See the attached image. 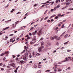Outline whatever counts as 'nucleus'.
I'll list each match as a JSON object with an SVG mask.
<instances>
[{
	"instance_id": "1",
	"label": "nucleus",
	"mask_w": 73,
	"mask_h": 73,
	"mask_svg": "<svg viewBox=\"0 0 73 73\" xmlns=\"http://www.w3.org/2000/svg\"><path fill=\"white\" fill-rule=\"evenodd\" d=\"M55 38H56V40H60V38H58V36H55L54 37H51V39L52 40H53V39Z\"/></svg>"
},
{
	"instance_id": "2",
	"label": "nucleus",
	"mask_w": 73,
	"mask_h": 73,
	"mask_svg": "<svg viewBox=\"0 0 73 73\" xmlns=\"http://www.w3.org/2000/svg\"><path fill=\"white\" fill-rule=\"evenodd\" d=\"M36 52L35 51H33L32 53V56L33 57H36Z\"/></svg>"
},
{
	"instance_id": "3",
	"label": "nucleus",
	"mask_w": 73,
	"mask_h": 73,
	"mask_svg": "<svg viewBox=\"0 0 73 73\" xmlns=\"http://www.w3.org/2000/svg\"><path fill=\"white\" fill-rule=\"evenodd\" d=\"M36 40V36H34V37H33L32 39L33 41H34V42H35Z\"/></svg>"
},
{
	"instance_id": "4",
	"label": "nucleus",
	"mask_w": 73,
	"mask_h": 73,
	"mask_svg": "<svg viewBox=\"0 0 73 73\" xmlns=\"http://www.w3.org/2000/svg\"><path fill=\"white\" fill-rule=\"evenodd\" d=\"M38 51L39 52H42V48L41 47L38 48Z\"/></svg>"
},
{
	"instance_id": "5",
	"label": "nucleus",
	"mask_w": 73,
	"mask_h": 73,
	"mask_svg": "<svg viewBox=\"0 0 73 73\" xmlns=\"http://www.w3.org/2000/svg\"><path fill=\"white\" fill-rule=\"evenodd\" d=\"M33 68L35 69H37V66L35 64L34 65Z\"/></svg>"
},
{
	"instance_id": "6",
	"label": "nucleus",
	"mask_w": 73,
	"mask_h": 73,
	"mask_svg": "<svg viewBox=\"0 0 73 73\" xmlns=\"http://www.w3.org/2000/svg\"><path fill=\"white\" fill-rule=\"evenodd\" d=\"M25 37H27V38L28 40H29V39H30V37L28 35H27Z\"/></svg>"
},
{
	"instance_id": "7",
	"label": "nucleus",
	"mask_w": 73,
	"mask_h": 73,
	"mask_svg": "<svg viewBox=\"0 0 73 73\" xmlns=\"http://www.w3.org/2000/svg\"><path fill=\"white\" fill-rule=\"evenodd\" d=\"M40 43L41 45H43L44 44V42L42 41H40Z\"/></svg>"
},
{
	"instance_id": "8",
	"label": "nucleus",
	"mask_w": 73,
	"mask_h": 73,
	"mask_svg": "<svg viewBox=\"0 0 73 73\" xmlns=\"http://www.w3.org/2000/svg\"><path fill=\"white\" fill-rule=\"evenodd\" d=\"M23 59L24 60H27V57L26 56H24L23 57Z\"/></svg>"
},
{
	"instance_id": "9",
	"label": "nucleus",
	"mask_w": 73,
	"mask_h": 73,
	"mask_svg": "<svg viewBox=\"0 0 73 73\" xmlns=\"http://www.w3.org/2000/svg\"><path fill=\"white\" fill-rule=\"evenodd\" d=\"M38 68H42V65H39L38 66Z\"/></svg>"
},
{
	"instance_id": "10",
	"label": "nucleus",
	"mask_w": 73,
	"mask_h": 73,
	"mask_svg": "<svg viewBox=\"0 0 73 73\" xmlns=\"http://www.w3.org/2000/svg\"><path fill=\"white\" fill-rule=\"evenodd\" d=\"M69 41H67L66 42H65L64 44V45H67L68 43H69Z\"/></svg>"
},
{
	"instance_id": "11",
	"label": "nucleus",
	"mask_w": 73,
	"mask_h": 73,
	"mask_svg": "<svg viewBox=\"0 0 73 73\" xmlns=\"http://www.w3.org/2000/svg\"><path fill=\"white\" fill-rule=\"evenodd\" d=\"M40 54L38 53L36 54L35 56L36 57H37V56H40Z\"/></svg>"
},
{
	"instance_id": "12",
	"label": "nucleus",
	"mask_w": 73,
	"mask_h": 73,
	"mask_svg": "<svg viewBox=\"0 0 73 73\" xmlns=\"http://www.w3.org/2000/svg\"><path fill=\"white\" fill-rule=\"evenodd\" d=\"M25 56H26V57H27L28 56V53H26L25 54Z\"/></svg>"
},
{
	"instance_id": "13",
	"label": "nucleus",
	"mask_w": 73,
	"mask_h": 73,
	"mask_svg": "<svg viewBox=\"0 0 73 73\" xmlns=\"http://www.w3.org/2000/svg\"><path fill=\"white\" fill-rule=\"evenodd\" d=\"M35 29V28L33 27H32L31 28L30 30V31H33V29Z\"/></svg>"
},
{
	"instance_id": "14",
	"label": "nucleus",
	"mask_w": 73,
	"mask_h": 73,
	"mask_svg": "<svg viewBox=\"0 0 73 73\" xmlns=\"http://www.w3.org/2000/svg\"><path fill=\"white\" fill-rule=\"evenodd\" d=\"M50 70H47L45 71V72H46V73H48V72H50Z\"/></svg>"
},
{
	"instance_id": "15",
	"label": "nucleus",
	"mask_w": 73,
	"mask_h": 73,
	"mask_svg": "<svg viewBox=\"0 0 73 73\" xmlns=\"http://www.w3.org/2000/svg\"><path fill=\"white\" fill-rule=\"evenodd\" d=\"M9 28V27H7L6 28H5V29H3L4 31L5 30H6V29H8Z\"/></svg>"
},
{
	"instance_id": "16",
	"label": "nucleus",
	"mask_w": 73,
	"mask_h": 73,
	"mask_svg": "<svg viewBox=\"0 0 73 73\" xmlns=\"http://www.w3.org/2000/svg\"><path fill=\"white\" fill-rule=\"evenodd\" d=\"M65 60H66V61H69V59L67 57L65 58Z\"/></svg>"
},
{
	"instance_id": "17",
	"label": "nucleus",
	"mask_w": 73,
	"mask_h": 73,
	"mask_svg": "<svg viewBox=\"0 0 73 73\" xmlns=\"http://www.w3.org/2000/svg\"><path fill=\"white\" fill-rule=\"evenodd\" d=\"M24 62V61L23 60H22L21 61H19L18 62H19V63H21V64H22V63Z\"/></svg>"
},
{
	"instance_id": "18",
	"label": "nucleus",
	"mask_w": 73,
	"mask_h": 73,
	"mask_svg": "<svg viewBox=\"0 0 73 73\" xmlns=\"http://www.w3.org/2000/svg\"><path fill=\"white\" fill-rule=\"evenodd\" d=\"M11 66H13V67H15V65L14 64H12L11 65Z\"/></svg>"
},
{
	"instance_id": "19",
	"label": "nucleus",
	"mask_w": 73,
	"mask_h": 73,
	"mask_svg": "<svg viewBox=\"0 0 73 73\" xmlns=\"http://www.w3.org/2000/svg\"><path fill=\"white\" fill-rule=\"evenodd\" d=\"M53 69L55 70H57V69H58V68H57V67H53Z\"/></svg>"
},
{
	"instance_id": "20",
	"label": "nucleus",
	"mask_w": 73,
	"mask_h": 73,
	"mask_svg": "<svg viewBox=\"0 0 73 73\" xmlns=\"http://www.w3.org/2000/svg\"><path fill=\"white\" fill-rule=\"evenodd\" d=\"M58 72H61L62 70L61 69L58 68Z\"/></svg>"
},
{
	"instance_id": "21",
	"label": "nucleus",
	"mask_w": 73,
	"mask_h": 73,
	"mask_svg": "<svg viewBox=\"0 0 73 73\" xmlns=\"http://www.w3.org/2000/svg\"><path fill=\"white\" fill-rule=\"evenodd\" d=\"M56 45L57 46H59V45H60V44L59 43L57 42L56 44Z\"/></svg>"
},
{
	"instance_id": "22",
	"label": "nucleus",
	"mask_w": 73,
	"mask_h": 73,
	"mask_svg": "<svg viewBox=\"0 0 73 73\" xmlns=\"http://www.w3.org/2000/svg\"><path fill=\"white\" fill-rule=\"evenodd\" d=\"M5 54V53H3L2 54H1V56H3Z\"/></svg>"
},
{
	"instance_id": "23",
	"label": "nucleus",
	"mask_w": 73,
	"mask_h": 73,
	"mask_svg": "<svg viewBox=\"0 0 73 73\" xmlns=\"http://www.w3.org/2000/svg\"><path fill=\"white\" fill-rule=\"evenodd\" d=\"M68 35L66 34L64 36V37L65 38H66L67 37H68Z\"/></svg>"
},
{
	"instance_id": "24",
	"label": "nucleus",
	"mask_w": 73,
	"mask_h": 73,
	"mask_svg": "<svg viewBox=\"0 0 73 73\" xmlns=\"http://www.w3.org/2000/svg\"><path fill=\"white\" fill-rule=\"evenodd\" d=\"M35 42H31L30 44H33Z\"/></svg>"
},
{
	"instance_id": "25",
	"label": "nucleus",
	"mask_w": 73,
	"mask_h": 73,
	"mask_svg": "<svg viewBox=\"0 0 73 73\" xmlns=\"http://www.w3.org/2000/svg\"><path fill=\"white\" fill-rule=\"evenodd\" d=\"M48 19V17H46L44 19V20H47V19Z\"/></svg>"
},
{
	"instance_id": "26",
	"label": "nucleus",
	"mask_w": 73,
	"mask_h": 73,
	"mask_svg": "<svg viewBox=\"0 0 73 73\" xmlns=\"http://www.w3.org/2000/svg\"><path fill=\"white\" fill-rule=\"evenodd\" d=\"M66 9V7H64L61 9Z\"/></svg>"
},
{
	"instance_id": "27",
	"label": "nucleus",
	"mask_w": 73,
	"mask_h": 73,
	"mask_svg": "<svg viewBox=\"0 0 73 73\" xmlns=\"http://www.w3.org/2000/svg\"><path fill=\"white\" fill-rule=\"evenodd\" d=\"M57 9V7H56L53 9V11H56Z\"/></svg>"
},
{
	"instance_id": "28",
	"label": "nucleus",
	"mask_w": 73,
	"mask_h": 73,
	"mask_svg": "<svg viewBox=\"0 0 73 73\" xmlns=\"http://www.w3.org/2000/svg\"><path fill=\"white\" fill-rule=\"evenodd\" d=\"M64 36V34H62V35L60 36L58 38H60V37H61V36Z\"/></svg>"
},
{
	"instance_id": "29",
	"label": "nucleus",
	"mask_w": 73,
	"mask_h": 73,
	"mask_svg": "<svg viewBox=\"0 0 73 73\" xmlns=\"http://www.w3.org/2000/svg\"><path fill=\"white\" fill-rule=\"evenodd\" d=\"M12 25H13V28H15V27H16V25H14V24H13Z\"/></svg>"
},
{
	"instance_id": "30",
	"label": "nucleus",
	"mask_w": 73,
	"mask_h": 73,
	"mask_svg": "<svg viewBox=\"0 0 73 73\" xmlns=\"http://www.w3.org/2000/svg\"><path fill=\"white\" fill-rule=\"evenodd\" d=\"M19 22V21H18L15 22V24H17Z\"/></svg>"
},
{
	"instance_id": "31",
	"label": "nucleus",
	"mask_w": 73,
	"mask_h": 73,
	"mask_svg": "<svg viewBox=\"0 0 73 73\" xmlns=\"http://www.w3.org/2000/svg\"><path fill=\"white\" fill-rule=\"evenodd\" d=\"M66 62V60H63L62 61H61L62 63V62Z\"/></svg>"
},
{
	"instance_id": "32",
	"label": "nucleus",
	"mask_w": 73,
	"mask_h": 73,
	"mask_svg": "<svg viewBox=\"0 0 73 73\" xmlns=\"http://www.w3.org/2000/svg\"><path fill=\"white\" fill-rule=\"evenodd\" d=\"M38 5L37 3H36L34 5L33 7H36V6H37Z\"/></svg>"
},
{
	"instance_id": "33",
	"label": "nucleus",
	"mask_w": 73,
	"mask_h": 73,
	"mask_svg": "<svg viewBox=\"0 0 73 73\" xmlns=\"http://www.w3.org/2000/svg\"><path fill=\"white\" fill-rule=\"evenodd\" d=\"M41 73V71L39 70L36 73Z\"/></svg>"
},
{
	"instance_id": "34",
	"label": "nucleus",
	"mask_w": 73,
	"mask_h": 73,
	"mask_svg": "<svg viewBox=\"0 0 73 73\" xmlns=\"http://www.w3.org/2000/svg\"><path fill=\"white\" fill-rule=\"evenodd\" d=\"M20 13H21V12H18L17 13V15H19V14H20Z\"/></svg>"
},
{
	"instance_id": "35",
	"label": "nucleus",
	"mask_w": 73,
	"mask_h": 73,
	"mask_svg": "<svg viewBox=\"0 0 73 73\" xmlns=\"http://www.w3.org/2000/svg\"><path fill=\"white\" fill-rule=\"evenodd\" d=\"M64 49H65V48H64V47H63L61 48L60 49L61 50H63Z\"/></svg>"
},
{
	"instance_id": "36",
	"label": "nucleus",
	"mask_w": 73,
	"mask_h": 73,
	"mask_svg": "<svg viewBox=\"0 0 73 73\" xmlns=\"http://www.w3.org/2000/svg\"><path fill=\"white\" fill-rule=\"evenodd\" d=\"M5 53L6 54H8L9 53V52L8 51H7L5 52Z\"/></svg>"
},
{
	"instance_id": "37",
	"label": "nucleus",
	"mask_w": 73,
	"mask_h": 73,
	"mask_svg": "<svg viewBox=\"0 0 73 73\" xmlns=\"http://www.w3.org/2000/svg\"><path fill=\"white\" fill-rule=\"evenodd\" d=\"M26 27L25 26H24V27H21V29H23V28H25Z\"/></svg>"
},
{
	"instance_id": "38",
	"label": "nucleus",
	"mask_w": 73,
	"mask_h": 73,
	"mask_svg": "<svg viewBox=\"0 0 73 73\" xmlns=\"http://www.w3.org/2000/svg\"><path fill=\"white\" fill-rule=\"evenodd\" d=\"M58 64H60L62 63V62H58Z\"/></svg>"
},
{
	"instance_id": "39",
	"label": "nucleus",
	"mask_w": 73,
	"mask_h": 73,
	"mask_svg": "<svg viewBox=\"0 0 73 73\" xmlns=\"http://www.w3.org/2000/svg\"><path fill=\"white\" fill-rule=\"evenodd\" d=\"M70 51H71V50H67V52H70Z\"/></svg>"
},
{
	"instance_id": "40",
	"label": "nucleus",
	"mask_w": 73,
	"mask_h": 73,
	"mask_svg": "<svg viewBox=\"0 0 73 73\" xmlns=\"http://www.w3.org/2000/svg\"><path fill=\"white\" fill-rule=\"evenodd\" d=\"M58 16L59 17L60 16H61V14H59L58 15Z\"/></svg>"
},
{
	"instance_id": "41",
	"label": "nucleus",
	"mask_w": 73,
	"mask_h": 73,
	"mask_svg": "<svg viewBox=\"0 0 73 73\" xmlns=\"http://www.w3.org/2000/svg\"><path fill=\"white\" fill-rule=\"evenodd\" d=\"M56 8H59L60 7V5H57V6L56 7Z\"/></svg>"
},
{
	"instance_id": "42",
	"label": "nucleus",
	"mask_w": 73,
	"mask_h": 73,
	"mask_svg": "<svg viewBox=\"0 0 73 73\" xmlns=\"http://www.w3.org/2000/svg\"><path fill=\"white\" fill-rule=\"evenodd\" d=\"M29 57L30 58H32V55H31V54H30Z\"/></svg>"
},
{
	"instance_id": "43",
	"label": "nucleus",
	"mask_w": 73,
	"mask_h": 73,
	"mask_svg": "<svg viewBox=\"0 0 73 73\" xmlns=\"http://www.w3.org/2000/svg\"><path fill=\"white\" fill-rule=\"evenodd\" d=\"M23 35H24V34L23 33H22L21 35V36H20V37L23 36Z\"/></svg>"
},
{
	"instance_id": "44",
	"label": "nucleus",
	"mask_w": 73,
	"mask_h": 73,
	"mask_svg": "<svg viewBox=\"0 0 73 73\" xmlns=\"http://www.w3.org/2000/svg\"><path fill=\"white\" fill-rule=\"evenodd\" d=\"M39 25V24H37V25H35L34 26V27H36V26H37V25Z\"/></svg>"
},
{
	"instance_id": "45",
	"label": "nucleus",
	"mask_w": 73,
	"mask_h": 73,
	"mask_svg": "<svg viewBox=\"0 0 73 73\" xmlns=\"http://www.w3.org/2000/svg\"><path fill=\"white\" fill-rule=\"evenodd\" d=\"M44 40V38H41L40 39V40Z\"/></svg>"
},
{
	"instance_id": "46",
	"label": "nucleus",
	"mask_w": 73,
	"mask_h": 73,
	"mask_svg": "<svg viewBox=\"0 0 73 73\" xmlns=\"http://www.w3.org/2000/svg\"><path fill=\"white\" fill-rule=\"evenodd\" d=\"M56 16V15H54L52 16H51V17L50 18V19H51L52 17H54V16Z\"/></svg>"
},
{
	"instance_id": "47",
	"label": "nucleus",
	"mask_w": 73,
	"mask_h": 73,
	"mask_svg": "<svg viewBox=\"0 0 73 73\" xmlns=\"http://www.w3.org/2000/svg\"><path fill=\"white\" fill-rule=\"evenodd\" d=\"M1 70H2V71H3V70H4V69L3 68H1Z\"/></svg>"
},
{
	"instance_id": "48",
	"label": "nucleus",
	"mask_w": 73,
	"mask_h": 73,
	"mask_svg": "<svg viewBox=\"0 0 73 73\" xmlns=\"http://www.w3.org/2000/svg\"><path fill=\"white\" fill-rule=\"evenodd\" d=\"M58 18V16H56L55 18V19H57Z\"/></svg>"
},
{
	"instance_id": "49",
	"label": "nucleus",
	"mask_w": 73,
	"mask_h": 73,
	"mask_svg": "<svg viewBox=\"0 0 73 73\" xmlns=\"http://www.w3.org/2000/svg\"><path fill=\"white\" fill-rule=\"evenodd\" d=\"M32 35H36V34L35 33H32Z\"/></svg>"
},
{
	"instance_id": "50",
	"label": "nucleus",
	"mask_w": 73,
	"mask_h": 73,
	"mask_svg": "<svg viewBox=\"0 0 73 73\" xmlns=\"http://www.w3.org/2000/svg\"><path fill=\"white\" fill-rule=\"evenodd\" d=\"M20 38H17V39H16V40H17H17H19V39Z\"/></svg>"
},
{
	"instance_id": "51",
	"label": "nucleus",
	"mask_w": 73,
	"mask_h": 73,
	"mask_svg": "<svg viewBox=\"0 0 73 73\" xmlns=\"http://www.w3.org/2000/svg\"><path fill=\"white\" fill-rule=\"evenodd\" d=\"M67 69H68V70H70V67H69L68 68H67Z\"/></svg>"
},
{
	"instance_id": "52",
	"label": "nucleus",
	"mask_w": 73,
	"mask_h": 73,
	"mask_svg": "<svg viewBox=\"0 0 73 73\" xmlns=\"http://www.w3.org/2000/svg\"><path fill=\"white\" fill-rule=\"evenodd\" d=\"M53 9H52L51 10H50V12H53Z\"/></svg>"
},
{
	"instance_id": "53",
	"label": "nucleus",
	"mask_w": 73,
	"mask_h": 73,
	"mask_svg": "<svg viewBox=\"0 0 73 73\" xmlns=\"http://www.w3.org/2000/svg\"><path fill=\"white\" fill-rule=\"evenodd\" d=\"M3 65V64H2V63H0V66H2Z\"/></svg>"
},
{
	"instance_id": "54",
	"label": "nucleus",
	"mask_w": 73,
	"mask_h": 73,
	"mask_svg": "<svg viewBox=\"0 0 73 73\" xmlns=\"http://www.w3.org/2000/svg\"><path fill=\"white\" fill-rule=\"evenodd\" d=\"M10 41L11 42H12V41H13V39H11L10 40Z\"/></svg>"
},
{
	"instance_id": "55",
	"label": "nucleus",
	"mask_w": 73,
	"mask_h": 73,
	"mask_svg": "<svg viewBox=\"0 0 73 73\" xmlns=\"http://www.w3.org/2000/svg\"><path fill=\"white\" fill-rule=\"evenodd\" d=\"M14 72L15 73H17V70H15Z\"/></svg>"
},
{
	"instance_id": "56",
	"label": "nucleus",
	"mask_w": 73,
	"mask_h": 73,
	"mask_svg": "<svg viewBox=\"0 0 73 73\" xmlns=\"http://www.w3.org/2000/svg\"><path fill=\"white\" fill-rule=\"evenodd\" d=\"M58 29V27H56L54 29L55 30H57V29Z\"/></svg>"
},
{
	"instance_id": "57",
	"label": "nucleus",
	"mask_w": 73,
	"mask_h": 73,
	"mask_svg": "<svg viewBox=\"0 0 73 73\" xmlns=\"http://www.w3.org/2000/svg\"><path fill=\"white\" fill-rule=\"evenodd\" d=\"M54 4V2H52L51 3V5H53V4Z\"/></svg>"
},
{
	"instance_id": "58",
	"label": "nucleus",
	"mask_w": 73,
	"mask_h": 73,
	"mask_svg": "<svg viewBox=\"0 0 73 73\" xmlns=\"http://www.w3.org/2000/svg\"><path fill=\"white\" fill-rule=\"evenodd\" d=\"M34 23H35V22H32L31 24V25H32V24H34Z\"/></svg>"
},
{
	"instance_id": "59",
	"label": "nucleus",
	"mask_w": 73,
	"mask_h": 73,
	"mask_svg": "<svg viewBox=\"0 0 73 73\" xmlns=\"http://www.w3.org/2000/svg\"><path fill=\"white\" fill-rule=\"evenodd\" d=\"M37 32V31H35L34 33H35L36 34Z\"/></svg>"
},
{
	"instance_id": "60",
	"label": "nucleus",
	"mask_w": 73,
	"mask_h": 73,
	"mask_svg": "<svg viewBox=\"0 0 73 73\" xmlns=\"http://www.w3.org/2000/svg\"><path fill=\"white\" fill-rule=\"evenodd\" d=\"M56 52V50H54L53 51V53H55V52Z\"/></svg>"
},
{
	"instance_id": "61",
	"label": "nucleus",
	"mask_w": 73,
	"mask_h": 73,
	"mask_svg": "<svg viewBox=\"0 0 73 73\" xmlns=\"http://www.w3.org/2000/svg\"><path fill=\"white\" fill-rule=\"evenodd\" d=\"M29 35L30 36H32V33H30L29 34Z\"/></svg>"
},
{
	"instance_id": "62",
	"label": "nucleus",
	"mask_w": 73,
	"mask_h": 73,
	"mask_svg": "<svg viewBox=\"0 0 73 73\" xmlns=\"http://www.w3.org/2000/svg\"><path fill=\"white\" fill-rule=\"evenodd\" d=\"M50 22V20H48L47 21V22L48 23H49Z\"/></svg>"
},
{
	"instance_id": "63",
	"label": "nucleus",
	"mask_w": 73,
	"mask_h": 73,
	"mask_svg": "<svg viewBox=\"0 0 73 73\" xmlns=\"http://www.w3.org/2000/svg\"><path fill=\"white\" fill-rule=\"evenodd\" d=\"M24 49H27V46H25L24 47Z\"/></svg>"
},
{
	"instance_id": "64",
	"label": "nucleus",
	"mask_w": 73,
	"mask_h": 73,
	"mask_svg": "<svg viewBox=\"0 0 73 73\" xmlns=\"http://www.w3.org/2000/svg\"><path fill=\"white\" fill-rule=\"evenodd\" d=\"M72 62H73V57H72Z\"/></svg>"
}]
</instances>
